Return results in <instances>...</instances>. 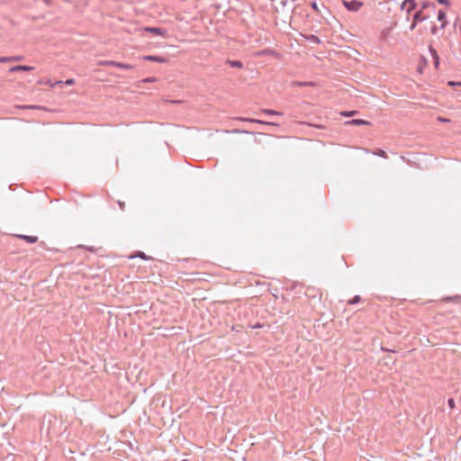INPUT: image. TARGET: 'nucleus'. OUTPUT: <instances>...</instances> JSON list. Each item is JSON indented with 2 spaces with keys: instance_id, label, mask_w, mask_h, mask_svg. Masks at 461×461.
<instances>
[{
  "instance_id": "1",
  "label": "nucleus",
  "mask_w": 461,
  "mask_h": 461,
  "mask_svg": "<svg viewBox=\"0 0 461 461\" xmlns=\"http://www.w3.org/2000/svg\"><path fill=\"white\" fill-rule=\"evenodd\" d=\"M343 5L348 11H353V12L358 11L361 8V6L363 5V4L361 2L356 1V0L343 1Z\"/></svg>"
},
{
  "instance_id": "2",
  "label": "nucleus",
  "mask_w": 461,
  "mask_h": 461,
  "mask_svg": "<svg viewBox=\"0 0 461 461\" xmlns=\"http://www.w3.org/2000/svg\"><path fill=\"white\" fill-rule=\"evenodd\" d=\"M19 240H24L29 244H33L38 241L37 236L26 235V234H16L15 235Z\"/></svg>"
},
{
  "instance_id": "3",
  "label": "nucleus",
  "mask_w": 461,
  "mask_h": 461,
  "mask_svg": "<svg viewBox=\"0 0 461 461\" xmlns=\"http://www.w3.org/2000/svg\"><path fill=\"white\" fill-rule=\"evenodd\" d=\"M136 258H140L143 260H152L153 259L152 257L146 255L143 251H140V250L135 251L133 254L128 256L129 259H133Z\"/></svg>"
},
{
  "instance_id": "4",
  "label": "nucleus",
  "mask_w": 461,
  "mask_h": 461,
  "mask_svg": "<svg viewBox=\"0 0 461 461\" xmlns=\"http://www.w3.org/2000/svg\"><path fill=\"white\" fill-rule=\"evenodd\" d=\"M393 28L392 27H386L384 28L380 32V38L382 41L388 42L391 38Z\"/></svg>"
},
{
  "instance_id": "5",
  "label": "nucleus",
  "mask_w": 461,
  "mask_h": 461,
  "mask_svg": "<svg viewBox=\"0 0 461 461\" xmlns=\"http://www.w3.org/2000/svg\"><path fill=\"white\" fill-rule=\"evenodd\" d=\"M144 30L146 32H151V33H154L155 35H158V36H162L164 37L166 34H167V31L162 29V28H158V27H146L144 28Z\"/></svg>"
},
{
  "instance_id": "6",
  "label": "nucleus",
  "mask_w": 461,
  "mask_h": 461,
  "mask_svg": "<svg viewBox=\"0 0 461 461\" xmlns=\"http://www.w3.org/2000/svg\"><path fill=\"white\" fill-rule=\"evenodd\" d=\"M425 19H426V17H425V16H421V14H420V12L416 13V14H414V16H413V23H412V24L411 25V28H410V29H411V31H412V30H414V28L416 27L417 23H418L419 22H422V21H424Z\"/></svg>"
},
{
  "instance_id": "7",
  "label": "nucleus",
  "mask_w": 461,
  "mask_h": 461,
  "mask_svg": "<svg viewBox=\"0 0 461 461\" xmlns=\"http://www.w3.org/2000/svg\"><path fill=\"white\" fill-rule=\"evenodd\" d=\"M33 69V67L30 66H24V65H19L15 67H12L9 71L10 72H16V71H31Z\"/></svg>"
},
{
  "instance_id": "8",
  "label": "nucleus",
  "mask_w": 461,
  "mask_h": 461,
  "mask_svg": "<svg viewBox=\"0 0 461 461\" xmlns=\"http://www.w3.org/2000/svg\"><path fill=\"white\" fill-rule=\"evenodd\" d=\"M143 59L146 60L155 61L158 63H164L167 61L165 58L158 56H145Z\"/></svg>"
},
{
  "instance_id": "9",
  "label": "nucleus",
  "mask_w": 461,
  "mask_h": 461,
  "mask_svg": "<svg viewBox=\"0 0 461 461\" xmlns=\"http://www.w3.org/2000/svg\"><path fill=\"white\" fill-rule=\"evenodd\" d=\"M414 6L413 0H405L402 5V9H406L407 12H410Z\"/></svg>"
},
{
  "instance_id": "10",
  "label": "nucleus",
  "mask_w": 461,
  "mask_h": 461,
  "mask_svg": "<svg viewBox=\"0 0 461 461\" xmlns=\"http://www.w3.org/2000/svg\"><path fill=\"white\" fill-rule=\"evenodd\" d=\"M438 20L441 22V28L444 29L447 24V21H446V14L443 11H438Z\"/></svg>"
},
{
  "instance_id": "11",
  "label": "nucleus",
  "mask_w": 461,
  "mask_h": 461,
  "mask_svg": "<svg viewBox=\"0 0 461 461\" xmlns=\"http://www.w3.org/2000/svg\"><path fill=\"white\" fill-rule=\"evenodd\" d=\"M110 65L113 66V67H116V68H122V69H131V68H132L131 65L122 63V62H116V61H115V63H110Z\"/></svg>"
},
{
  "instance_id": "12",
  "label": "nucleus",
  "mask_w": 461,
  "mask_h": 461,
  "mask_svg": "<svg viewBox=\"0 0 461 461\" xmlns=\"http://www.w3.org/2000/svg\"><path fill=\"white\" fill-rule=\"evenodd\" d=\"M20 59H21L20 57H15V56H12V57H0V63L10 62V61H14V60H20Z\"/></svg>"
},
{
  "instance_id": "13",
  "label": "nucleus",
  "mask_w": 461,
  "mask_h": 461,
  "mask_svg": "<svg viewBox=\"0 0 461 461\" xmlns=\"http://www.w3.org/2000/svg\"><path fill=\"white\" fill-rule=\"evenodd\" d=\"M348 123L354 124V125H366V124H368V122L364 121V120L354 119V120L348 122Z\"/></svg>"
},
{
  "instance_id": "14",
  "label": "nucleus",
  "mask_w": 461,
  "mask_h": 461,
  "mask_svg": "<svg viewBox=\"0 0 461 461\" xmlns=\"http://www.w3.org/2000/svg\"><path fill=\"white\" fill-rule=\"evenodd\" d=\"M360 301H361V296L360 295H354L352 297V299H350L348 301V304L354 305V304H357V303H360Z\"/></svg>"
},
{
  "instance_id": "15",
  "label": "nucleus",
  "mask_w": 461,
  "mask_h": 461,
  "mask_svg": "<svg viewBox=\"0 0 461 461\" xmlns=\"http://www.w3.org/2000/svg\"><path fill=\"white\" fill-rule=\"evenodd\" d=\"M384 365H386V366H392L395 363V359H393L390 356L384 357Z\"/></svg>"
},
{
  "instance_id": "16",
  "label": "nucleus",
  "mask_w": 461,
  "mask_h": 461,
  "mask_svg": "<svg viewBox=\"0 0 461 461\" xmlns=\"http://www.w3.org/2000/svg\"><path fill=\"white\" fill-rule=\"evenodd\" d=\"M447 405L448 407L453 410L456 408V402L454 398H448L447 399Z\"/></svg>"
},
{
  "instance_id": "17",
  "label": "nucleus",
  "mask_w": 461,
  "mask_h": 461,
  "mask_svg": "<svg viewBox=\"0 0 461 461\" xmlns=\"http://www.w3.org/2000/svg\"><path fill=\"white\" fill-rule=\"evenodd\" d=\"M447 85L450 86H461V81H448Z\"/></svg>"
},
{
  "instance_id": "18",
  "label": "nucleus",
  "mask_w": 461,
  "mask_h": 461,
  "mask_svg": "<svg viewBox=\"0 0 461 461\" xmlns=\"http://www.w3.org/2000/svg\"><path fill=\"white\" fill-rule=\"evenodd\" d=\"M78 247H79V248H84V249H86V250L91 251V252H95V247H93V246H83V245H80V246H78Z\"/></svg>"
},
{
  "instance_id": "19",
  "label": "nucleus",
  "mask_w": 461,
  "mask_h": 461,
  "mask_svg": "<svg viewBox=\"0 0 461 461\" xmlns=\"http://www.w3.org/2000/svg\"><path fill=\"white\" fill-rule=\"evenodd\" d=\"M263 113H265L267 114H280L278 112L274 111V110H264Z\"/></svg>"
},
{
  "instance_id": "20",
  "label": "nucleus",
  "mask_w": 461,
  "mask_h": 461,
  "mask_svg": "<svg viewBox=\"0 0 461 461\" xmlns=\"http://www.w3.org/2000/svg\"><path fill=\"white\" fill-rule=\"evenodd\" d=\"M246 121L250 122H256V123H266L263 121L256 120V119H246Z\"/></svg>"
},
{
  "instance_id": "21",
  "label": "nucleus",
  "mask_w": 461,
  "mask_h": 461,
  "mask_svg": "<svg viewBox=\"0 0 461 461\" xmlns=\"http://www.w3.org/2000/svg\"><path fill=\"white\" fill-rule=\"evenodd\" d=\"M381 350L383 352H392V353L395 352V350L388 348H385V347H383V346L381 347Z\"/></svg>"
},
{
  "instance_id": "22",
  "label": "nucleus",
  "mask_w": 461,
  "mask_h": 461,
  "mask_svg": "<svg viewBox=\"0 0 461 461\" xmlns=\"http://www.w3.org/2000/svg\"><path fill=\"white\" fill-rule=\"evenodd\" d=\"M74 83H75V81H74V79H72V78L67 79V80L65 81V84H66V85H68V86H71V85H73Z\"/></svg>"
},
{
  "instance_id": "23",
  "label": "nucleus",
  "mask_w": 461,
  "mask_h": 461,
  "mask_svg": "<svg viewBox=\"0 0 461 461\" xmlns=\"http://www.w3.org/2000/svg\"><path fill=\"white\" fill-rule=\"evenodd\" d=\"M456 299H457V296H447L444 298V301H454Z\"/></svg>"
},
{
  "instance_id": "24",
  "label": "nucleus",
  "mask_w": 461,
  "mask_h": 461,
  "mask_svg": "<svg viewBox=\"0 0 461 461\" xmlns=\"http://www.w3.org/2000/svg\"><path fill=\"white\" fill-rule=\"evenodd\" d=\"M110 63H115V61H103L101 62L100 64L101 65H106V66H111Z\"/></svg>"
},
{
  "instance_id": "25",
  "label": "nucleus",
  "mask_w": 461,
  "mask_h": 461,
  "mask_svg": "<svg viewBox=\"0 0 461 461\" xmlns=\"http://www.w3.org/2000/svg\"><path fill=\"white\" fill-rule=\"evenodd\" d=\"M262 326H263V325H262L261 323L258 322V323H256L254 326H252V329H258V328H262Z\"/></svg>"
},
{
  "instance_id": "26",
  "label": "nucleus",
  "mask_w": 461,
  "mask_h": 461,
  "mask_svg": "<svg viewBox=\"0 0 461 461\" xmlns=\"http://www.w3.org/2000/svg\"><path fill=\"white\" fill-rule=\"evenodd\" d=\"M233 67H241V64L239 61H234L231 63Z\"/></svg>"
},
{
  "instance_id": "27",
  "label": "nucleus",
  "mask_w": 461,
  "mask_h": 461,
  "mask_svg": "<svg viewBox=\"0 0 461 461\" xmlns=\"http://www.w3.org/2000/svg\"><path fill=\"white\" fill-rule=\"evenodd\" d=\"M39 246L41 247L42 249H45L46 248V243L44 241H41Z\"/></svg>"
},
{
  "instance_id": "28",
  "label": "nucleus",
  "mask_w": 461,
  "mask_h": 461,
  "mask_svg": "<svg viewBox=\"0 0 461 461\" xmlns=\"http://www.w3.org/2000/svg\"><path fill=\"white\" fill-rule=\"evenodd\" d=\"M118 205L122 211L124 210L125 203H118Z\"/></svg>"
},
{
  "instance_id": "29",
  "label": "nucleus",
  "mask_w": 461,
  "mask_h": 461,
  "mask_svg": "<svg viewBox=\"0 0 461 461\" xmlns=\"http://www.w3.org/2000/svg\"><path fill=\"white\" fill-rule=\"evenodd\" d=\"M377 154L385 157V152L384 150H380Z\"/></svg>"
},
{
  "instance_id": "30",
  "label": "nucleus",
  "mask_w": 461,
  "mask_h": 461,
  "mask_svg": "<svg viewBox=\"0 0 461 461\" xmlns=\"http://www.w3.org/2000/svg\"><path fill=\"white\" fill-rule=\"evenodd\" d=\"M438 3L443 4V5L447 4V0H438Z\"/></svg>"
},
{
  "instance_id": "31",
  "label": "nucleus",
  "mask_w": 461,
  "mask_h": 461,
  "mask_svg": "<svg viewBox=\"0 0 461 461\" xmlns=\"http://www.w3.org/2000/svg\"><path fill=\"white\" fill-rule=\"evenodd\" d=\"M312 7L315 9V10H318V6H317V4L316 3H312Z\"/></svg>"
},
{
  "instance_id": "32",
  "label": "nucleus",
  "mask_w": 461,
  "mask_h": 461,
  "mask_svg": "<svg viewBox=\"0 0 461 461\" xmlns=\"http://www.w3.org/2000/svg\"><path fill=\"white\" fill-rule=\"evenodd\" d=\"M59 84H62V81H58V82H56V83H54V84H50V86H54L55 85H59Z\"/></svg>"
},
{
  "instance_id": "33",
  "label": "nucleus",
  "mask_w": 461,
  "mask_h": 461,
  "mask_svg": "<svg viewBox=\"0 0 461 461\" xmlns=\"http://www.w3.org/2000/svg\"><path fill=\"white\" fill-rule=\"evenodd\" d=\"M312 41H316L320 42L318 37H315V36H312Z\"/></svg>"
},
{
  "instance_id": "34",
  "label": "nucleus",
  "mask_w": 461,
  "mask_h": 461,
  "mask_svg": "<svg viewBox=\"0 0 461 461\" xmlns=\"http://www.w3.org/2000/svg\"><path fill=\"white\" fill-rule=\"evenodd\" d=\"M312 41H316L320 42L318 37H315V36H312Z\"/></svg>"
},
{
  "instance_id": "35",
  "label": "nucleus",
  "mask_w": 461,
  "mask_h": 461,
  "mask_svg": "<svg viewBox=\"0 0 461 461\" xmlns=\"http://www.w3.org/2000/svg\"><path fill=\"white\" fill-rule=\"evenodd\" d=\"M439 120H440L441 122H449V120H448V119H439Z\"/></svg>"
},
{
  "instance_id": "36",
  "label": "nucleus",
  "mask_w": 461,
  "mask_h": 461,
  "mask_svg": "<svg viewBox=\"0 0 461 461\" xmlns=\"http://www.w3.org/2000/svg\"><path fill=\"white\" fill-rule=\"evenodd\" d=\"M146 81L150 82V81H153V80L150 79V78H148Z\"/></svg>"
},
{
  "instance_id": "37",
  "label": "nucleus",
  "mask_w": 461,
  "mask_h": 461,
  "mask_svg": "<svg viewBox=\"0 0 461 461\" xmlns=\"http://www.w3.org/2000/svg\"><path fill=\"white\" fill-rule=\"evenodd\" d=\"M460 401H461V395H460Z\"/></svg>"
},
{
  "instance_id": "38",
  "label": "nucleus",
  "mask_w": 461,
  "mask_h": 461,
  "mask_svg": "<svg viewBox=\"0 0 461 461\" xmlns=\"http://www.w3.org/2000/svg\"><path fill=\"white\" fill-rule=\"evenodd\" d=\"M182 461H186V460H182Z\"/></svg>"
}]
</instances>
